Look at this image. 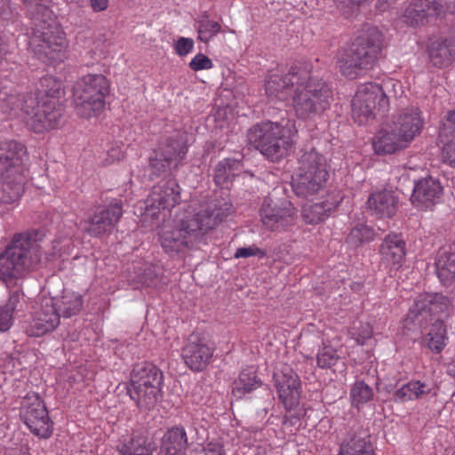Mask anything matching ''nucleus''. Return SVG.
<instances>
[{"label":"nucleus","mask_w":455,"mask_h":455,"mask_svg":"<svg viewBox=\"0 0 455 455\" xmlns=\"http://www.w3.org/2000/svg\"><path fill=\"white\" fill-rule=\"evenodd\" d=\"M269 99L284 100L293 92L292 108L298 118L313 119L330 107L332 90L322 78L311 75L305 64H296L286 73L274 72L265 81Z\"/></svg>","instance_id":"nucleus-1"},{"label":"nucleus","mask_w":455,"mask_h":455,"mask_svg":"<svg viewBox=\"0 0 455 455\" xmlns=\"http://www.w3.org/2000/svg\"><path fill=\"white\" fill-rule=\"evenodd\" d=\"M38 92L17 94L0 89V110L20 117L36 132L54 129L62 118V108L58 99L62 92V84L53 76H44L40 81Z\"/></svg>","instance_id":"nucleus-2"},{"label":"nucleus","mask_w":455,"mask_h":455,"mask_svg":"<svg viewBox=\"0 0 455 455\" xmlns=\"http://www.w3.org/2000/svg\"><path fill=\"white\" fill-rule=\"evenodd\" d=\"M45 233L41 229L28 230L14 235L6 249L0 253V280L6 285L16 284L17 280L34 269L42 259L40 243Z\"/></svg>","instance_id":"nucleus-3"},{"label":"nucleus","mask_w":455,"mask_h":455,"mask_svg":"<svg viewBox=\"0 0 455 455\" xmlns=\"http://www.w3.org/2000/svg\"><path fill=\"white\" fill-rule=\"evenodd\" d=\"M384 47V36L376 27H370L358 36L339 60L341 73L349 79L371 69Z\"/></svg>","instance_id":"nucleus-4"},{"label":"nucleus","mask_w":455,"mask_h":455,"mask_svg":"<svg viewBox=\"0 0 455 455\" xmlns=\"http://www.w3.org/2000/svg\"><path fill=\"white\" fill-rule=\"evenodd\" d=\"M293 129L294 122L289 119L261 122L248 130L247 140L270 161L278 162L287 155Z\"/></svg>","instance_id":"nucleus-5"},{"label":"nucleus","mask_w":455,"mask_h":455,"mask_svg":"<svg viewBox=\"0 0 455 455\" xmlns=\"http://www.w3.org/2000/svg\"><path fill=\"white\" fill-rule=\"evenodd\" d=\"M157 236L161 248L172 258H184L205 243V234L193 215L176 220L172 226H164Z\"/></svg>","instance_id":"nucleus-6"},{"label":"nucleus","mask_w":455,"mask_h":455,"mask_svg":"<svg viewBox=\"0 0 455 455\" xmlns=\"http://www.w3.org/2000/svg\"><path fill=\"white\" fill-rule=\"evenodd\" d=\"M40 1L23 0L28 7L34 25L29 45L36 53L48 56L52 52H60L66 39L60 25L50 18L51 11Z\"/></svg>","instance_id":"nucleus-7"},{"label":"nucleus","mask_w":455,"mask_h":455,"mask_svg":"<svg viewBox=\"0 0 455 455\" xmlns=\"http://www.w3.org/2000/svg\"><path fill=\"white\" fill-rule=\"evenodd\" d=\"M164 374L155 364L142 362L133 366L127 393L140 411L155 407L161 396Z\"/></svg>","instance_id":"nucleus-8"},{"label":"nucleus","mask_w":455,"mask_h":455,"mask_svg":"<svg viewBox=\"0 0 455 455\" xmlns=\"http://www.w3.org/2000/svg\"><path fill=\"white\" fill-rule=\"evenodd\" d=\"M109 83L101 74L84 76L73 88L76 114L83 118L98 116L105 106Z\"/></svg>","instance_id":"nucleus-9"},{"label":"nucleus","mask_w":455,"mask_h":455,"mask_svg":"<svg viewBox=\"0 0 455 455\" xmlns=\"http://www.w3.org/2000/svg\"><path fill=\"white\" fill-rule=\"evenodd\" d=\"M187 152L188 146L183 135L167 138L148 157L150 179L172 175L182 164Z\"/></svg>","instance_id":"nucleus-10"},{"label":"nucleus","mask_w":455,"mask_h":455,"mask_svg":"<svg viewBox=\"0 0 455 455\" xmlns=\"http://www.w3.org/2000/svg\"><path fill=\"white\" fill-rule=\"evenodd\" d=\"M352 116L355 122L362 124L375 113H386L389 101L382 86L378 84L367 83L361 84L351 103Z\"/></svg>","instance_id":"nucleus-11"},{"label":"nucleus","mask_w":455,"mask_h":455,"mask_svg":"<svg viewBox=\"0 0 455 455\" xmlns=\"http://www.w3.org/2000/svg\"><path fill=\"white\" fill-rule=\"evenodd\" d=\"M259 215L266 228L271 231H282L294 225L296 210L285 198L266 197L260 207Z\"/></svg>","instance_id":"nucleus-12"},{"label":"nucleus","mask_w":455,"mask_h":455,"mask_svg":"<svg viewBox=\"0 0 455 455\" xmlns=\"http://www.w3.org/2000/svg\"><path fill=\"white\" fill-rule=\"evenodd\" d=\"M20 416L30 431L42 438H48L52 432V422L44 401L38 394H28L22 402Z\"/></svg>","instance_id":"nucleus-13"},{"label":"nucleus","mask_w":455,"mask_h":455,"mask_svg":"<svg viewBox=\"0 0 455 455\" xmlns=\"http://www.w3.org/2000/svg\"><path fill=\"white\" fill-rule=\"evenodd\" d=\"M123 215V203L115 199L105 207L99 208L86 220L85 232L93 237H101L113 232Z\"/></svg>","instance_id":"nucleus-14"},{"label":"nucleus","mask_w":455,"mask_h":455,"mask_svg":"<svg viewBox=\"0 0 455 455\" xmlns=\"http://www.w3.org/2000/svg\"><path fill=\"white\" fill-rule=\"evenodd\" d=\"M451 307V299L441 293L419 294L409 310L408 319L422 324V321L426 320L428 315H448Z\"/></svg>","instance_id":"nucleus-15"},{"label":"nucleus","mask_w":455,"mask_h":455,"mask_svg":"<svg viewBox=\"0 0 455 455\" xmlns=\"http://www.w3.org/2000/svg\"><path fill=\"white\" fill-rule=\"evenodd\" d=\"M213 352L214 347L205 337L199 333H192L182 348V358L192 371H202L210 363Z\"/></svg>","instance_id":"nucleus-16"},{"label":"nucleus","mask_w":455,"mask_h":455,"mask_svg":"<svg viewBox=\"0 0 455 455\" xmlns=\"http://www.w3.org/2000/svg\"><path fill=\"white\" fill-rule=\"evenodd\" d=\"M278 396L287 411L295 408L300 398V379L297 372L287 364L274 373Z\"/></svg>","instance_id":"nucleus-17"},{"label":"nucleus","mask_w":455,"mask_h":455,"mask_svg":"<svg viewBox=\"0 0 455 455\" xmlns=\"http://www.w3.org/2000/svg\"><path fill=\"white\" fill-rule=\"evenodd\" d=\"M235 212V208L227 192H221L210 204L194 214L202 230L206 233L217 224L225 220Z\"/></svg>","instance_id":"nucleus-18"},{"label":"nucleus","mask_w":455,"mask_h":455,"mask_svg":"<svg viewBox=\"0 0 455 455\" xmlns=\"http://www.w3.org/2000/svg\"><path fill=\"white\" fill-rule=\"evenodd\" d=\"M27 156L26 147L16 140L0 142V179L21 177V165Z\"/></svg>","instance_id":"nucleus-19"},{"label":"nucleus","mask_w":455,"mask_h":455,"mask_svg":"<svg viewBox=\"0 0 455 455\" xmlns=\"http://www.w3.org/2000/svg\"><path fill=\"white\" fill-rule=\"evenodd\" d=\"M197 435L194 440H189L187 431L182 425H176L168 428L163 435L160 443V452L164 455H186L188 449L194 443L201 445L204 438L200 436L198 429L194 427Z\"/></svg>","instance_id":"nucleus-20"},{"label":"nucleus","mask_w":455,"mask_h":455,"mask_svg":"<svg viewBox=\"0 0 455 455\" xmlns=\"http://www.w3.org/2000/svg\"><path fill=\"white\" fill-rule=\"evenodd\" d=\"M60 317L52 299H45L41 307L33 313L26 324L25 331L30 337L43 336L59 326Z\"/></svg>","instance_id":"nucleus-21"},{"label":"nucleus","mask_w":455,"mask_h":455,"mask_svg":"<svg viewBox=\"0 0 455 455\" xmlns=\"http://www.w3.org/2000/svg\"><path fill=\"white\" fill-rule=\"evenodd\" d=\"M180 202V188L175 179H169L153 187L147 200V211L170 209Z\"/></svg>","instance_id":"nucleus-22"},{"label":"nucleus","mask_w":455,"mask_h":455,"mask_svg":"<svg viewBox=\"0 0 455 455\" xmlns=\"http://www.w3.org/2000/svg\"><path fill=\"white\" fill-rule=\"evenodd\" d=\"M443 191L440 180L428 176L415 182L411 201L417 208L426 210L440 201Z\"/></svg>","instance_id":"nucleus-23"},{"label":"nucleus","mask_w":455,"mask_h":455,"mask_svg":"<svg viewBox=\"0 0 455 455\" xmlns=\"http://www.w3.org/2000/svg\"><path fill=\"white\" fill-rule=\"evenodd\" d=\"M424 122L416 107H407L394 117L392 126L405 141L410 143L420 133Z\"/></svg>","instance_id":"nucleus-24"},{"label":"nucleus","mask_w":455,"mask_h":455,"mask_svg":"<svg viewBox=\"0 0 455 455\" xmlns=\"http://www.w3.org/2000/svg\"><path fill=\"white\" fill-rule=\"evenodd\" d=\"M443 4L438 0H414L404 10L402 16L403 22L418 27L424 25L430 15H440Z\"/></svg>","instance_id":"nucleus-25"},{"label":"nucleus","mask_w":455,"mask_h":455,"mask_svg":"<svg viewBox=\"0 0 455 455\" xmlns=\"http://www.w3.org/2000/svg\"><path fill=\"white\" fill-rule=\"evenodd\" d=\"M298 167L295 172L302 174L329 175L326 157L315 148H304L297 154Z\"/></svg>","instance_id":"nucleus-26"},{"label":"nucleus","mask_w":455,"mask_h":455,"mask_svg":"<svg viewBox=\"0 0 455 455\" xmlns=\"http://www.w3.org/2000/svg\"><path fill=\"white\" fill-rule=\"evenodd\" d=\"M382 263L399 268L404 261L405 241L400 234L387 235L379 247Z\"/></svg>","instance_id":"nucleus-27"},{"label":"nucleus","mask_w":455,"mask_h":455,"mask_svg":"<svg viewBox=\"0 0 455 455\" xmlns=\"http://www.w3.org/2000/svg\"><path fill=\"white\" fill-rule=\"evenodd\" d=\"M328 180L329 175L295 172L291 179V187L298 196L307 198L322 191L326 187Z\"/></svg>","instance_id":"nucleus-28"},{"label":"nucleus","mask_w":455,"mask_h":455,"mask_svg":"<svg viewBox=\"0 0 455 455\" xmlns=\"http://www.w3.org/2000/svg\"><path fill=\"white\" fill-rule=\"evenodd\" d=\"M368 205L379 217L391 218L398 210V194L392 189H383L371 195L368 199Z\"/></svg>","instance_id":"nucleus-29"},{"label":"nucleus","mask_w":455,"mask_h":455,"mask_svg":"<svg viewBox=\"0 0 455 455\" xmlns=\"http://www.w3.org/2000/svg\"><path fill=\"white\" fill-rule=\"evenodd\" d=\"M370 437L366 429L357 427L340 445L339 455H374Z\"/></svg>","instance_id":"nucleus-30"},{"label":"nucleus","mask_w":455,"mask_h":455,"mask_svg":"<svg viewBox=\"0 0 455 455\" xmlns=\"http://www.w3.org/2000/svg\"><path fill=\"white\" fill-rule=\"evenodd\" d=\"M428 55L433 66L448 67L455 60V36L433 42L428 47Z\"/></svg>","instance_id":"nucleus-31"},{"label":"nucleus","mask_w":455,"mask_h":455,"mask_svg":"<svg viewBox=\"0 0 455 455\" xmlns=\"http://www.w3.org/2000/svg\"><path fill=\"white\" fill-rule=\"evenodd\" d=\"M408 144L407 141L399 136L393 126H391L390 131L387 129L380 130L373 140V148L375 153L378 155L395 153L398 150L405 148Z\"/></svg>","instance_id":"nucleus-32"},{"label":"nucleus","mask_w":455,"mask_h":455,"mask_svg":"<svg viewBox=\"0 0 455 455\" xmlns=\"http://www.w3.org/2000/svg\"><path fill=\"white\" fill-rule=\"evenodd\" d=\"M435 268L437 276L443 286L449 287L455 281V251L441 249L436 257Z\"/></svg>","instance_id":"nucleus-33"},{"label":"nucleus","mask_w":455,"mask_h":455,"mask_svg":"<svg viewBox=\"0 0 455 455\" xmlns=\"http://www.w3.org/2000/svg\"><path fill=\"white\" fill-rule=\"evenodd\" d=\"M155 444L141 434H132L117 446L121 455H153Z\"/></svg>","instance_id":"nucleus-34"},{"label":"nucleus","mask_w":455,"mask_h":455,"mask_svg":"<svg viewBox=\"0 0 455 455\" xmlns=\"http://www.w3.org/2000/svg\"><path fill=\"white\" fill-rule=\"evenodd\" d=\"M337 206L338 203L328 200L306 204L302 208L301 215L307 224L315 225L327 219Z\"/></svg>","instance_id":"nucleus-35"},{"label":"nucleus","mask_w":455,"mask_h":455,"mask_svg":"<svg viewBox=\"0 0 455 455\" xmlns=\"http://www.w3.org/2000/svg\"><path fill=\"white\" fill-rule=\"evenodd\" d=\"M261 380L258 378L252 368L243 370L238 378L232 384V395L235 399H242L246 394L261 386Z\"/></svg>","instance_id":"nucleus-36"},{"label":"nucleus","mask_w":455,"mask_h":455,"mask_svg":"<svg viewBox=\"0 0 455 455\" xmlns=\"http://www.w3.org/2000/svg\"><path fill=\"white\" fill-rule=\"evenodd\" d=\"M447 339L446 324L443 320L437 319L431 324L423 341L432 352L440 354L445 347Z\"/></svg>","instance_id":"nucleus-37"},{"label":"nucleus","mask_w":455,"mask_h":455,"mask_svg":"<svg viewBox=\"0 0 455 455\" xmlns=\"http://www.w3.org/2000/svg\"><path fill=\"white\" fill-rule=\"evenodd\" d=\"M429 392L430 388L426 383L419 380L410 381L395 391L393 400L395 403H403L409 401L422 399Z\"/></svg>","instance_id":"nucleus-38"},{"label":"nucleus","mask_w":455,"mask_h":455,"mask_svg":"<svg viewBox=\"0 0 455 455\" xmlns=\"http://www.w3.org/2000/svg\"><path fill=\"white\" fill-rule=\"evenodd\" d=\"M318 367L322 369H330L335 367L333 371L343 373L347 370L345 362L340 358L338 351L331 346H324L319 349L316 355Z\"/></svg>","instance_id":"nucleus-39"},{"label":"nucleus","mask_w":455,"mask_h":455,"mask_svg":"<svg viewBox=\"0 0 455 455\" xmlns=\"http://www.w3.org/2000/svg\"><path fill=\"white\" fill-rule=\"evenodd\" d=\"M83 296L74 291H65L58 301L57 310L63 317H71L77 315L83 308Z\"/></svg>","instance_id":"nucleus-40"},{"label":"nucleus","mask_w":455,"mask_h":455,"mask_svg":"<svg viewBox=\"0 0 455 455\" xmlns=\"http://www.w3.org/2000/svg\"><path fill=\"white\" fill-rule=\"evenodd\" d=\"M23 192L22 178L0 179V204H12Z\"/></svg>","instance_id":"nucleus-41"},{"label":"nucleus","mask_w":455,"mask_h":455,"mask_svg":"<svg viewBox=\"0 0 455 455\" xmlns=\"http://www.w3.org/2000/svg\"><path fill=\"white\" fill-rule=\"evenodd\" d=\"M21 296L22 293L19 290L12 291L5 305L0 307V331H5L12 326L13 314L20 302Z\"/></svg>","instance_id":"nucleus-42"},{"label":"nucleus","mask_w":455,"mask_h":455,"mask_svg":"<svg viewBox=\"0 0 455 455\" xmlns=\"http://www.w3.org/2000/svg\"><path fill=\"white\" fill-rule=\"evenodd\" d=\"M240 163L235 159L226 158L219 162L214 169V181L219 186L228 185L231 177L235 175Z\"/></svg>","instance_id":"nucleus-43"},{"label":"nucleus","mask_w":455,"mask_h":455,"mask_svg":"<svg viewBox=\"0 0 455 455\" xmlns=\"http://www.w3.org/2000/svg\"><path fill=\"white\" fill-rule=\"evenodd\" d=\"M375 235L372 228L364 224H358L350 230L346 238V243L352 247L357 248L364 243L372 241Z\"/></svg>","instance_id":"nucleus-44"},{"label":"nucleus","mask_w":455,"mask_h":455,"mask_svg":"<svg viewBox=\"0 0 455 455\" xmlns=\"http://www.w3.org/2000/svg\"><path fill=\"white\" fill-rule=\"evenodd\" d=\"M200 20H198L197 39L204 43H208L221 29L219 22L209 20L208 14L205 12Z\"/></svg>","instance_id":"nucleus-45"},{"label":"nucleus","mask_w":455,"mask_h":455,"mask_svg":"<svg viewBox=\"0 0 455 455\" xmlns=\"http://www.w3.org/2000/svg\"><path fill=\"white\" fill-rule=\"evenodd\" d=\"M350 395L354 403H364L373 397L372 388L364 381H356L350 391Z\"/></svg>","instance_id":"nucleus-46"},{"label":"nucleus","mask_w":455,"mask_h":455,"mask_svg":"<svg viewBox=\"0 0 455 455\" xmlns=\"http://www.w3.org/2000/svg\"><path fill=\"white\" fill-rule=\"evenodd\" d=\"M440 140L455 139V110L448 111L439 132Z\"/></svg>","instance_id":"nucleus-47"},{"label":"nucleus","mask_w":455,"mask_h":455,"mask_svg":"<svg viewBox=\"0 0 455 455\" xmlns=\"http://www.w3.org/2000/svg\"><path fill=\"white\" fill-rule=\"evenodd\" d=\"M443 146V162L455 168V139L440 140Z\"/></svg>","instance_id":"nucleus-48"},{"label":"nucleus","mask_w":455,"mask_h":455,"mask_svg":"<svg viewBox=\"0 0 455 455\" xmlns=\"http://www.w3.org/2000/svg\"><path fill=\"white\" fill-rule=\"evenodd\" d=\"M188 67L193 71H200L204 69H211L213 63L210 58L203 53L196 54L189 62Z\"/></svg>","instance_id":"nucleus-49"},{"label":"nucleus","mask_w":455,"mask_h":455,"mask_svg":"<svg viewBox=\"0 0 455 455\" xmlns=\"http://www.w3.org/2000/svg\"><path fill=\"white\" fill-rule=\"evenodd\" d=\"M194 48V41L188 37H180L174 44L175 52L180 57H184L190 53Z\"/></svg>","instance_id":"nucleus-50"},{"label":"nucleus","mask_w":455,"mask_h":455,"mask_svg":"<svg viewBox=\"0 0 455 455\" xmlns=\"http://www.w3.org/2000/svg\"><path fill=\"white\" fill-rule=\"evenodd\" d=\"M260 255L261 257L265 256V253L257 246H250V247H240L236 250L235 253V258H249L251 256Z\"/></svg>","instance_id":"nucleus-51"},{"label":"nucleus","mask_w":455,"mask_h":455,"mask_svg":"<svg viewBox=\"0 0 455 455\" xmlns=\"http://www.w3.org/2000/svg\"><path fill=\"white\" fill-rule=\"evenodd\" d=\"M16 15L15 8L11 4L10 0H0V18L4 20H13Z\"/></svg>","instance_id":"nucleus-52"},{"label":"nucleus","mask_w":455,"mask_h":455,"mask_svg":"<svg viewBox=\"0 0 455 455\" xmlns=\"http://www.w3.org/2000/svg\"><path fill=\"white\" fill-rule=\"evenodd\" d=\"M204 455H226V450L222 443L212 441L208 443L203 449Z\"/></svg>","instance_id":"nucleus-53"},{"label":"nucleus","mask_w":455,"mask_h":455,"mask_svg":"<svg viewBox=\"0 0 455 455\" xmlns=\"http://www.w3.org/2000/svg\"><path fill=\"white\" fill-rule=\"evenodd\" d=\"M362 331L357 334L355 340L359 345H364L368 339L371 338L372 328L370 324H361Z\"/></svg>","instance_id":"nucleus-54"},{"label":"nucleus","mask_w":455,"mask_h":455,"mask_svg":"<svg viewBox=\"0 0 455 455\" xmlns=\"http://www.w3.org/2000/svg\"><path fill=\"white\" fill-rule=\"evenodd\" d=\"M108 0H89L91 8L94 12H100L108 9Z\"/></svg>","instance_id":"nucleus-55"},{"label":"nucleus","mask_w":455,"mask_h":455,"mask_svg":"<svg viewBox=\"0 0 455 455\" xmlns=\"http://www.w3.org/2000/svg\"><path fill=\"white\" fill-rule=\"evenodd\" d=\"M7 44L0 36V61L3 60L4 56L7 53Z\"/></svg>","instance_id":"nucleus-56"},{"label":"nucleus","mask_w":455,"mask_h":455,"mask_svg":"<svg viewBox=\"0 0 455 455\" xmlns=\"http://www.w3.org/2000/svg\"><path fill=\"white\" fill-rule=\"evenodd\" d=\"M446 373L455 379V360L447 364Z\"/></svg>","instance_id":"nucleus-57"},{"label":"nucleus","mask_w":455,"mask_h":455,"mask_svg":"<svg viewBox=\"0 0 455 455\" xmlns=\"http://www.w3.org/2000/svg\"><path fill=\"white\" fill-rule=\"evenodd\" d=\"M453 3H455V0L453 1ZM451 4H452L451 1L447 4L446 8L449 12L453 13L455 12V5L451 6Z\"/></svg>","instance_id":"nucleus-58"},{"label":"nucleus","mask_w":455,"mask_h":455,"mask_svg":"<svg viewBox=\"0 0 455 455\" xmlns=\"http://www.w3.org/2000/svg\"><path fill=\"white\" fill-rule=\"evenodd\" d=\"M87 55H88L89 57H91V58H93V56L95 55V52H94V51H92V50L88 51V52H85V56H87Z\"/></svg>","instance_id":"nucleus-59"},{"label":"nucleus","mask_w":455,"mask_h":455,"mask_svg":"<svg viewBox=\"0 0 455 455\" xmlns=\"http://www.w3.org/2000/svg\"><path fill=\"white\" fill-rule=\"evenodd\" d=\"M262 412H263V414H264V415H266V414L267 413V408H264V409L262 410Z\"/></svg>","instance_id":"nucleus-60"},{"label":"nucleus","mask_w":455,"mask_h":455,"mask_svg":"<svg viewBox=\"0 0 455 455\" xmlns=\"http://www.w3.org/2000/svg\"><path fill=\"white\" fill-rule=\"evenodd\" d=\"M150 214H151L153 217H156V212H152Z\"/></svg>","instance_id":"nucleus-61"},{"label":"nucleus","mask_w":455,"mask_h":455,"mask_svg":"<svg viewBox=\"0 0 455 455\" xmlns=\"http://www.w3.org/2000/svg\"><path fill=\"white\" fill-rule=\"evenodd\" d=\"M254 455H262V453H261V451H258Z\"/></svg>","instance_id":"nucleus-62"}]
</instances>
